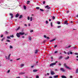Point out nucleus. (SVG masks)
Listing matches in <instances>:
<instances>
[{"label":"nucleus","mask_w":78,"mask_h":78,"mask_svg":"<svg viewBox=\"0 0 78 78\" xmlns=\"http://www.w3.org/2000/svg\"><path fill=\"white\" fill-rule=\"evenodd\" d=\"M56 63H58V61H56L55 63H52L50 64V67H53L54 65H56Z\"/></svg>","instance_id":"obj_1"},{"label":"nucleus","mask_w":78,"mask_h":78,"mask_svg":"<svg viewBox=\"0 0 78 78\" xmlns=\"http://www.w3.org/2000/svg\"><path fill=\"white\" fill-rule=\"evenodd\" d=\"M64 66L65 67V68H66V69H69V70H72V68H70L67 66V65H66V64H64Z\"/></svg>","instance_id":"obj_2"},{"label":"nucleus","mask_w":78,"mask_h":78,"mask_svg":"<svg viewBox=\"0 0 78 78\" xmlns=\"http://www.w3.org/2000/svg\"><path fill=\"white\" fill-rule=\"evenodd\" d=\"M60 70L61 71H62V72H65V69L63 68H60Z\"/></svg>","instance_id":"obj_3"},{"label":"nucleus","mask_w":78,"mask_h":78,"mask_svg":"<svg viewBox=\"0 0 78 78\" xmlns=\"http://www.w3.org/2000/svg\"><path fill=\"white\" fill-rule=\"evenodd\" d=\"M51 75H55V72L53 71H51Z\"/></svg>","instance_id":"obj_4"},{"label":"nucleus","mask_w":78,"mask_h":78,"mask_svg":"<svg viewBox=\"0 0 78 78\" xmlns=\"http://www.w3.org/2000/svg\"><path fill=\"white\" fill-rule=\"evenodd\" d=\"M16 36H17L18 37H20V34L19 33H17L16 34Z\"/></svg>","instance_id":"obj_5"},{"label":"nucleus","mask_w":78,"mask_h":78,"mask_svg":"<svg viewBox=\"0 0 78 78\" xmlns=\"http://www.w3.org/2000/svg\"><path fill=\"white\" fill-rule=\"evenodd\" d=\"M20 35H21L22 36H23V34H25V33L24 32H23V33H22V32H20L19 33Z\"/></svg>","instance_id":"obj_6"},{"label":"nucleus","mask_w":78,"mask_h":78,"mask_svg":"<svg viewBox=\"0 0 78 78\" xmlns=\"http://www.w3.org/2000/svg\"><path fill=\"white\" fill-rule=\"evenodd\" d=\"M25 73L21 72L19 73V75H23Z\"/></svg>","instance_id":"obj_7"},{"label":"nucleus","mask_w":78,"mask_h":78,"mask_svg":"<svg viewBox=\"0 0 78 78\" xmlns=\"http://www.w3.org/2000/svg\"><path fill=\"white\" fill-rule=\"evenodd\" d=\"M10 16H11V19H12V18H13V14L12 13H10Z\"/></svg>","instance_id":"obj_8"},{"label":"nucleus","mask_w":78,"mask_h":78,"mask_svg":"<svg viewBox=\"0 0 78 78\" xmlns=\"http://www.w3.org/2000/svg\"><path fill=\"white\" fill-rule=\"evenodd\" d=\"M20 16V14H19V13H17L16 15V17H18Z\"/></svg>","instance_id":"obj_9"},{"label":"nucleus","mask_w":78,"mask_h":78,"mask_svg":"<svg viewBox=\"0 0 78 78\" xmlns=\"http://www.w3.org/2000/svg\"><path fill=\"white\" fill-rule=\"evenodd\" d=\"M67 22H68V21L67 20L65 21L64 24H66V25H68Z\"/></svg>","instance_id":"obj_10"},{"label":"nucleus","mask_w":78,"mask_h":78,"mask_svg":"<svg viewBox=\"0 0 78 78\" xmlns=\"http://www.w3.org/2000/svg\"><path fill=\"white\" fill-rule=\"evenodd\" d=\"M62 78H67V77L65 76L62 75Z\"/></svg>","instance_id":"obj_11"},{"label":"nucleus","mask_w":78,"mask_h":78,"mask_svg":"<svg viewBox=\"0 0 78 78\" xmlns=\"http://www.w3.org/2000/svg\"><path fill=\"white\" fill-rule=\"evenodd\" d=\"M28 39L30 41H31L32 39L31 38V37H29V38H28Z\"/></svg>","instance_id":"obj_12"},{"label":"nucleus","mask_w":78,"mask_h":78,"mask_svg":"<svg viewBox=\"0 0 78 78\" xmlns=\"http://www.w3.org/2000/svg\"><path fill=\"white\" fill-rule=\"evenodd\" d=\"M55 41V39H53V40H52L51 41H50V42H53V41Z\"/></svg>","instance_id":"obj_13"},{"label":"nucleus","mask_w":78,"mask_h":78,"mask_svg":"<svg viewBox=\"0 0 78 78\" xmlns=\"http://www.w3.org/2000/svg\"><path fill=\"white\" fill-rule=\"evenodd\" d=\"M37 51H38L37 50H36V51H35V54H37Z\"/></svg>","instance_id":"obj_14"},{"label":"nucleus","mask_w":78,"mask_h":78,"mask_svg":"<svg viewBox=\"0 0 78 78\" xmlns=\"http://www.w3.org/2000/svg\"><path fill=\"white\" fill-rule=\"evenodd\" d=\"M33 72H37V69H34L33 70Z\"/></svg>","instance_id":"obj_15"},{"label":"nucleus","mask_w":78,"mask_h":78,"mask_svg":"<svg viewBox=\"0 0 78 78\" xmlns=\"http://www.w3.org/2000/svg\"><path fill=\"white\" fill-rule=\"evenodd\" d=\"M22 17H23V16H22V15H20V17H19V19H21V18H22Z\"/></svg>","instance_id":"obj_16"},{"label":"nucleus","mask_w":78,"mask_h":78,"mask_svg":"<svg viewBox=\"0 0 78 78\" xmlns=\"http://www.w3.org/2000/svg\"><path fill=\"white\" fill-rule=\"evenodd\" d=\"M54 78H58V75H57L54 76Z\"/></svg>","instance_id":"obj_17"},{"label":"nucleus","mask_w":78,"mask_h":78,"mask_svg":"<svg viewBox=\"0 0 78 78\" xmlns=\"http://www.w3.org/2000/svg\"><path fill=\"white\" fill-rule=\"evenodd\" d=\"M30 20L31 21H32V20H33V17H30Z\"/></svg>","instance_id":"obj_18"},{"label":"nucleus","mask_w":78,"mask_h":78,"mask_svg":"<svg viewBox=\"0 0 78 78\" xmlns=\"http://www.w3.org/2000/svg\"><path fill=\"white\" fill-rule=\"evenodd\" d=\"M27 5H28V4H29V3H30V1H27Z\"/></svg>","instance_id":"obj_19"},{"label":"nucleus","mask_w":78,"mask_h":78,"mask_svg":"<svg viewBox=\"0 0 78 78\" xmlns=\"http://www.w3.org/2000/svg\"><path fill=\"white\" fill-rule=\"evenodd\" d=\"M21 67H23L24 66V64H21V65H20Z\"/></svg>","instance_id":"obj_20"},{"label":"nucleus","mask_w":78,"mask_h":78,"mask_svg":"<svg viewBox=\"0 0 78 78\" xmlns=\"http://www.w3.org/2000/svg\"><path fill=\"white\" fill-rule=\"evenodd\" d=\"M23 8H24V9H26L27 8L26 7V6L24 5L23 6Z\"/></svg>","instance_id":"obj_21"},{"label":"nucleus","mask_w":78,"mask_h":78,"mask_svg":"<svg viewBox=\"0 0 78 78\" xmlns=\"http://www.w3.org/2000/svg\"><path fill=\"white\" fill-rule=\"evenodd\" d=\"M20 27H18V28L17 29H16V30L17 31H18V30H20Z\"/></svg>","instance_id":"obj_22"},{"label":"nucleus","mask_w":78,"mask_h":78,"mask_svg":"<svg viewBox=\"0 0 78 78\" xmlns=\"http://www.w3.org/2000/svg\"><path fill=\"white\" fill-rule=\"evenodd\" d=\"M6 41H7V42H11V41L10 40H7Z\"/></svg>","instance_id":"obj_23"},{"label":"nucleus","mask_w":78,"mask_h":78,"mask_svg":"<svg viewBox=\"0 0 78 78\" xmlns=\"http://www.w3.org/2000/svg\"><path fill=\"white\" fill-rule=\"evenodd\" d=\"M57 45H55L54 46V48H56V47H57Z\"/></svg>","instance_id":"obj_24"},{"label":"nucleus","mask_w":78,"mask_h":78,"mask_svg":"<svg viewBox=\"0 0 78 78\" xmlns=\"http://www.w3.org/2000/svg\"><path fill=\"white\" fill-rule=\"evenodd\" d=\"M5 58L6 59H8V57L6 55L5 56Z\"/></svg>","instance_id":"obj_25"},{"label":"nucleus","mask_w":78,"mask_h":78,"mask_svg":"<svg viewBox=\"0 0 78 78\" xmlns=\"http://www.w3.org/2000/svg\"><path fill=\"white\" fill-rule=\"evenodd\" d=\"M10 56H11V54H9V57H8V59H9V57H10Z\"/></svg>","instance_id":"obj_26"},{"label":"nucleus","mask_w":78,"mask_h":78,"mask_svg":"<svg viewBox=\"0 0 78 78\" xmlns=\"http://www.w3.org/2000/svg\"><path fill=\"white\" fill-rule=\"evenodd\" d=\"M36 9H40V8L39 7H37Z\"/></svg>","instance_id":"obj_27"},{"label":"nucleus","mask_w":78,"mask_h":78,"mask_svg":"<svg viewBox=\"0 0 78 78\" xmlns=\"http://www.w3.org/2000/svg\"><path fill=\"white\" fill-rule=\"evenodd\" d=\"M7 39H11V38L10 37L8 36L7 37Z\"/></svg>","instance_id":"obj_28"},{"label":"nucleus","mask_w":78,"mask_h":78,"mask_svg":"<svg viewBox=\"0 0 78 78\" xmlns=\"http://www.w3.org/2000/svg\"><path fill=\"white\" fill-rule=\"evenodd\" d=\"M51 25L52 27H53V24L52 23V22H51Z\"/></svg>","instance_id":"obj_29"},{"label":"nucleus","mask_w":78,"mask_h":78,"mask_svg":"<svg viewBox=\"0 0 78 78\" xmlns=\"http://www.w3.org/2000/svg\"><path fill=\"white\" fill-rule=\"evenodd\" d=\"M40 11H44V10H43V9H40Z\"/></svg>","instance_id":"obj_30"},{"label":"nucleus","mask_w":78,"mask_h":78,"mask_svg":"<svg viewBox=\"0 0 78 78\" xmlns=\"http://www.w3.org/2000/svg\"><path fill=\"white\" fill-rule=\"evenodd\" d=\"M58 66H61V63H59L58 64Z\"/></svg>","instance_id":"obj_31"},{"label":"nucleus","mask_w":78,"mask_h":78,"mask_svg":"<svg viewBox=\"0 0 78 78\" xmlns=\"http://www.w3.org/2000/svg\"><path fill=\"white\" fill-rule=\"evenodd\" d=\"M76 72L77 73H78V69H76Z\"/></svg>","instance_id":"obj_32"},{"label":"nucleus","mask_w":78,"mask_h":78,"mask_svg":"<svg viewBox=\"0 0 78 78\" xmlns=\"http://www.w3.org/2000/svg\"><path fill=\"white\" fill-rule=\"evenodd\" d=\"M57 23L58 24H60L61 23L59 21H58V22H57Z\"/></svg>","instance_id":"obj_33"},{"label":"nucleus","mask_w":78,"mask_h":78,"mask_svg":"<svg viewBox=\"0 0 78 78\" xmlns=\"http://www.w3.org/2000/svg\"><path fill=\"white\" fill-rule=\"evenodd\" d=\"M49 6L47 5H46L45 7V8H48V7H49Z\"/></svg>","instance_id":"obj_34"},{"label":"nucleus","mask_w":78,"mask_h":78,"mask_svg":"<svg viewBox=\"0 0 78 78\" xmlns=\"http://www.w3.org/2000/svg\"><path fill=\"white\" fill-rule=\"evenodd\" d=\"M52 19H55V16H53L52 17Z\"/></svg>","instance_id":"obj_35"},{"label":"nucleus","mask_w":78,"mask_h":78,"mask_svg":"<svg viewBox=\"0 0 78 78\" xmlns=\"http://www.w3.org/2000/svg\"><path fill=\"white\" fill-rule=\"evenodd\" d=\"M47 9H51V7H48Z\"/></svg>","instance_id":"obj_36"},{"label":"nucleus","mask_w":78,"mask_h":78,"mask_svg":"<svg viewBox=\"0 0 78 78\" xmlns=\"http://www.w3.org/2000/svg\"><path fill=\"white\" fill-rule=\"evenodd\" d=\"M10 48H12V46L10 45Z\"/></svg>","instance_id":"obj_37"},{"label":"nucleus","mask_w":78,"mask_h":78,"mask_svg":"<svg viewBox=\"0 0 78 78\" xmlns=\"http://www.w3.org/2000/svg\"><path fill=\"white\" fill-rule=\"evenodd\" d=\"M10 37H14V35H11L10 36Z\"/></svg>","instance_id":"obj_38"},{"label":"nucleus","mask_w":78,"mask_h":78,"mask_svg":"<svg viewBox=\"0 0 78 78\" xmlns=\"http://www.w3.org/2000/svg\"><path fill=\"white\" fill-rule=\"evenodd\" d=\"M61 26H58L57 27L58 28H61Z\"/></svg>","instance_id":"obj_39"},{"label":"nucleus","mask_w":78,"mask_h":78,"mask_svg":"<svg viewBox=\"0 0 78 78\" xmlns=\"http://www.w3.org/2000/svg\"><path fill=\"white\" fill-rule=\"evenodd\" d=\"M27 19L28 20H30V17L28 16V17H27Z\"/></svg>","instance_id":"obj_40"},{"label":"nucleus","mask_w":78,"mask_h":78,"mask_svg":"<svg viewBox=\"0 0 78 78\" xmlns=\"http://www.w3.org/2000/svg\"><path fill=\"white\" fill-rule=\"evenodd\" d=\"M5 39V38H3V39H2V41H3V40H4V39Z\"/></svg>","instance_id":"obj_41"},{"label":"nucleus","mask_w":78,"mask_h":78,"mask_svg":"<svg viewBox=\"0 0 78 78\" xmlns=\"http://www.w3.org/2000/svg\"><path fill=\"white\" fill-rule=\"evenodd\" d=\"M62 56L60 57L59 59H62Z\"/></svg>","instance_id":"obj_42"},{"label":"nucleus","mask_w":78,"mask_h":78,"mask_svg":"<svg viewBox=\"0 0 78 78\" xmlns=\"http://www.w3.org/2000/svg\"><path fill=\"white\" fill-rule=\"evenodd\" d=\"M70 47H71V46L69 45V46H68V47H67V48H70Z\"/></svg>","instance_id":"obj_43"},{"label":"nucleus","mask_w":78,"mask_h":78,"mask_svg":"<svg viewBox=\"0 0 78 78\" xmlns=\"http://www.w3.org/2000/svg\"><path fill=\"white\" fill-rule=\"evenodd\" d=\"M36 78H39V76H36Z\"/></svg>","instance_id":"obj_44"},{"label":"nucleus","mask_w":78,"mask_h":78,"mask_svg":"<svg viewBox=\"0 0 78 78\" xmlns=\"http://www.w3.org/2000/svg\"><path fill=\"white\" fill-rule=\"evenodd\" d=\"M58 51H55V53H58Z\"/></svg>","instance_id":"obj_45"},{"label":"nucleus","mask_w":78,"mask_h":78,"mask_svg":"<svg viewBox=\"0 0 78 78\" xmlns=\"http://www.w3.org/2000/svg\"><path fill=\"white\" fill-rule=\"evenodd\" d=\"M9 72H10V70H9L7 71V73H9Z\"/></svg>","instance_id":"obj_46"},{"label":"nucleus","mask_w":78,"mask_h":78,"mask_svg":"<svg viewBox=\"0 0 78 78\" xmlns=\"http://www.w3.org/2000/svg\"><path fill=\"white\" fill-rule=\"evenodd\" d=\"M51 59H53V57H51Z\"/></svg>","instance_id":"obj_47"},{"label":"nucleus","mask_w":78,"mask_h":78,"mask_svg":"<svg viewBox=\"0 0 78 78\" xmlns=\"http://www.w3.org/2000/svg\"><path fill=\"white\" fill-rule=\"evenodd\" d=\"M45 1H44L43 2V4H45Z\"/></svg>","instance_id":"obj_48"},{"label":"nucleus","mask_w":78,"mask_h":78,"mask_svg":"<svg viewBox=\"0 0 78 78\" xmlns=\"http://www.w3.org/2000/svg\"><path fill=\"white\" fill-rule=\"evenodd\" d=\"M44 37L45 38H46V37H47V36L45 35H44Z\"/></svg>","instance_id":"obj_49"},{"label":"nucleus","mask_w":78,"mask_h":78,"mask_svg":"<svg viewBox=\"0 0 78 78\" xmlns=\"http://www.w3.org/2000/svg\"><path fill=\"white\" fill-rule=\"evenodd\" d=\"M69 12H70V11H69V10H68L67 12L66 13H69Z\"/></svg>","instance_id":"obj_50"},{"label":"nucleus","mask_w":78,"mask_h":78,"mask_svg":"<svg viewBox=\"0 0 78 78\" xmlns=\"http://www.w3.org/2000/svg\"><path fill=\"white\" fill-rule=\"evenodd\" d=\"M48 21H46V24H47L48 23Z\"/></svg>","instance_id":"obj_51"},{"label":"nucleus","mask_w":78,"mask_h":78,"mask_svg":"<svg viewBox=\"0 0 78 78\" xmlns=\"http://www.w3.org/2000/svg\"><path fill=\"white\" fill-rule=\"evenodd\" d=\"M46 41H43V43H45Z\"/></svg>","instance_id":"obj_52"},{"label":"nucleus","mask_w":78,"mask_h":78,"mask_svg":"<svg viewBox=\"0 0 78 78\" xmlns=\"http://www.w3.org/2000/svg\"><path fill=\"white\" fill-rule=\"evenodd\" d=\"M70 53L71 55H72V54H73V52H70Z\"/></svg>","instance_id":"obj_53"},{"label":"nucleus","mask_w":78,"mask_h":78,"mask_svg":"<svg viewBox=\"0 0 78 78\" xmlns=\"http://www.w3.org/2000/svg\"><path fill=\"white\" fill-rule=\"evenodd\" d=\"M47 38L48 39H49L50 37H47Z\"/></svg>","instance_id":"obj_54"},{"label":"nucleus","mask_w":78,"mask_h":78,"mask_svg":"<svg viewBox=\"0 0 78 78\" xmlns=\"http://www.w3.org/2000/svg\"><path fill=\"white\" fill-rule=\"evenodd\" d=\"M32 32H33V30H31L30 31V33H32Z\"/></svg>","instance_id":"obj_55"},{"label":"nucleus","mask_w":78,"mask_h":78,"mask_svg":"<svg viewBox=\"0 0 78 78\" xmlns=\"http://www.w3.org/2000/svg\"><path fill=\"white\" fill-rule=\"evenodd\" d=\"M66 59H69V56H68L67 58H66Z\"/></svg>","instance_id":"obj_56"},{"label":"nucleus","mask_w":78,"mask_h":78,"mask_svg":"<svg viewBox=\"0 0 78 78\" xmlns=\"http://www.w3.org/2000/svg\"><path fill=\"white\" fill-rule=\"evenodd\" d=\"M20 58H19L17 59H16V60L17 61V60H20Z\"/></svg>","instance_id":"obj_57"},{"label":"nucleus","mask_w":78,"mask_h":78,"mask_svg":"<svg viewBox=\"0 0 78 78\" xmlns=\"http://www.w3.org/2000/svg\"><path fill=\"white\" fill-rule=\"evenodd\" d=\"M3 35H1V37H3Z\"/></svg>","instance_id":"obj_58"},{"label":"nucleus","mask_w":78,"mask_h":78,"mask_svg":"<svg viewBox=\"0 0 78 78\" xmlns=\"http://www.w3.org/2000/svg\"><path fill=\"white\" fill-rule=\"evenodd\" d=\"M76 48V47H73V48H74V49H75V48Z\"/></svg>","instance_id":"obj_59"},{"label":"nucleus","mask_w":78,"mask_h":78,"mask_svg":"<svg viewBox=\"0 0 78 78\" xmlns=\"http://www.w3.org/2000/svg\"><path fill=\"white\" fill-rule=\"evenodd\" d=\"M5 33L6 34H8V32L7 31H5Z\"/></svg>","instance_id":"obj_60"},{"label":"nucleus","mask_w":78,"mask_h":78,"mask_svg":"<svg viewBox=\"0 0 78 78\" xmlns=\"http://www.w3.org/2000/svg\"><path fill=\"white\" fill-rule=\"evenodd\" d=\"M31 67L32 68H33V67H34V66L33 65V66H31Z\"/></svg>","instance_id":"obj_61"},{"label":"nucleus","mask_w":78,"mask_h":78,"mask_svg":"<svg viewBox=\"0 0 78 78\" xmlns=\"http://www.w3.org/2000/svg\"><path fill=\"white\" fill-rule=\"evenodd\" d=\"M49 22L51 21V19H49Z\"/></svg>","instance_id":"obj_62"},{"label":"nucleus","mask_w":78,"mask_h":78,"mask_svg":"<svg viewBox=\"0 0 78 78\" xmlns=\"http://www.w3.org/2000/svg\"><path fill=\"white\" fill-rule=\"evenodd\" d=\"M64 53L65 54H66V51H64Z\"/></svg>","instance_id":"obj_63"},{"label":"nucleus","mask_w":78,"mask_h":78,"mask_svg":"<svg viewBox=\"0 0 78 78\" xmlns=\"http://www.w3.org/2000/svg\"><path fill=\"white\" fill-rule=\"evenodd\" d=\"M70 78H72V76H70Z\"/></svg>","instance_id":"obj_64"}]
</instances>
